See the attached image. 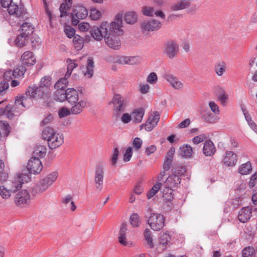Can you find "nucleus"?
I'll return each mask as SVG.
<instances>
[{"instance_id": "nucleus-1", "label": "nucleus", "mask_w": 257, "mask_h": 257, "mask_svg": "<svg viewBox=\"0 0 257 257\" xmlns=\"http://www.w3.org/2000/svg\"><path fill=\"white\" fill-rule=\"evenodd\" d=\"M122 12L117 13L109 25H103L104 31L107 32L104 41L106 44L111 49L118 50L121 46L119 37L123 35Z\"/></svg>"}, {"instance_id": "nucleus-2", "label": "nucleus", "mask_w": 257, "mask_h": 257, "mask_svg": "<svg viewBox=\"0 0 257 257\" xmlns=\"http://www.w3.org/2000/svg\"><path fill=\"white\" fill-rule=\"evenodd\" d=\"M27 167L29 173H19L14 178L13 184L15 190L21 188L24 183L28 182L30 181V174H38L42 171L43 169L41 161L36 157H32L30 159Z\"/></svg>"}, {"instance_id": "nucleus-3", "label": "nucleus", "mask_w": 257, "mask_h": 257, "mask_svg": "<svg viewBox=\"0 0 257 257\" xmlns=\"http://www.w3.org/2000/svg\"><path fill=\"white\" fill-rule=\"evenodd\" d=\"M32 99L33 98L27 95L17 96L15 105L9 104L5 108L0 107V114H5L10 119H12L15 116L20 115L25 108H28L32 104Z\"/></svg>"}, {"instance_id": "nucleus-4", "label": "nucleus", "mask_w": 257, "mask_h": 257, "mask_svg": "<svg viewBox=\"0 0 257 257\" xmlns=\"http://www.w3.org/2000/svg\"><path fill=\"white\" fill-rule=\"evenodd\" d=\"M51 78L49 76H45L41 79L39 86L33 85L29 87L26 92V95L30 98H38L46 96L52 88Z\"/></svg>"}, {"instance_id": "nucleus-5", "label": "nucleus", "mask_w": 257, "mask_h": 257, "mask_svg": "<svg viewBox=\"0 0 257 257\" xmlns=\"http://www.w3.org/2000/svg\"><path fill=\"white\" fill-rule=\"evenodd\" d=\"M42 136L46 140L50 149H54L63 144L64 137L62 134L56 133L52 128L46 127L43 130Z\"/></svg>"}, {"instance_id": "nucleus-6", "label": "nucleus", "mask_w": 257, "mask_h": 257, "mask_svg": "<svg viewBox=\"0 0 257 257\" xmlns=\"http://www.w3.org/2000/svg\"><path fill=\"white\" fill-rule=\"evenodd\" d=\"M1 4L3 8L7 9L10 15L20 19L26 18L27 13L24 8L19 7L13 0H1Z\"/></svg>"}, {"instance_id": "nucleus-7", "label": "nucleus", "mask_w": 257, "mask_h": 257, "mask_svg": "<svg viewBox=\"0 0 257 257\" xmlns=\"http://www.w3.org/2000/svg\"><path fill=\"white\" fill-rule=\"evenodd\" d=\"M145 217L151 228L155 231L161 230L165 225V218L161 214L152 212L151 210H148Z\"/></svg>"}, {"instance_id": "nucleus-8", "label": "nucleus", "mask_w": 257, "mask_h": 257, "mask_svg": "<svg viewBox=\"0 0 257 257\" xmlns=\"http://www.w3.org/2000/svg\"><path fill=\"white\" fill-rule=\"evenodd\" d=\"M58 177V173L54 171L41 179L35 186V189L36 191L37 192H43L46 191L55 182Z\"/></svg>"}, {"instance_id": "nucleus-9", "label": "nucleus", "mask_w": 257, "mask_h": 257, "mask_svg": "<svg viewBox=\"0 0 257 257\" xmlns=\"http://www.w3.org/2000/svg\"><path fill=\"white\" fill-rule=\"evenodd\" d=\"M104 177V166L102 162H98L94 169V183L96 188L101 191L103 187Z\"/></svg>"}, {"instance_id": "nucleus-10", "label": "nucleus", "mask_w": 257, "mask_h": 257, "mask_svg": "<svg viewBox=\"0 0 257 257\" xmlns=\"http://www.w3.org/2000/svg\"><path fill=\"white\" fill-rule=\"evenodd\" d=\"M126 99L119 94H115L109 104H112L113 109L117 115L124 111L126 105Z\"/></svg>"}, {"instance_id": "nucleus-11", "label": "nucleus", "mask_w": 257, "mask_h": 257, "mask_svg": "<svg viewBox=\"0 0 257 257\" xmlns=\"http://www.w3.org/2000/svg\"><path fill=\"white\" fill-rule=\"evenodd\" d=\"M162 23L159 20L155 19L144 21L141 24V29L143 33L151 32L158 31L161 29Z\"/></svg>"}, {"instance_id": "nucleus-12", "label": "nucleus", "mask_w": 257, "mask_h": 257, "mask_svg": "<svg viewBox=\"0 0 257 257\" xmlns=\"http://www.w3.org/2000/svg\"><path fill=\"white\" fill-rule=\"evenodd\" d=\"M185 172L184 169L182 168H176L175 171L168 176L166 179L165 184L173 188L177 187L181 182V176Z\"/></svg>"}, {"instance_id": "nucleus-13", "label": "nucleus", "mask_w": 257, "mask_h": 257, "mask_svg": "<svg viewBox=\"0 0 257 257\" xmlns=\"http://www.w3.org/2000/svg\"><path fill=\"white\" fill-rule=\"evenodd\" d=\"M15 203L17 206L23 207L30 204L31 196L28 191L22 190L16 194Z\"/></svg>"}, {"instance_id": "nucleus-14", "label": "nucleus", "mask_w": 257, "mask_h": 257, "mask_svg": "<svg viewBox=\"0 0 257 257\" xmlns=\"http://www.w3.org/2000/svg\"><path fill=\"white\" fill-rule=\"evenodd\" d=\"M88 16L87 9L82 6L78 5L76 6L72 13V23L74 25H77L79 20L84 19Z\"/></svg>"}, {"instance_id": "nucleus-15", "label": "nucleus", "mask_w": 257, "mask_h": 257, "mask_svg": "<svg viewBox=\"0 0 257 257\" xmlns=\"http://www.w3.org/2000/svg\"><path fill=\"white\" fill-rule=\"evenodd\" d=\"M110 23H108L106 21L102 22L100 25L99 27H93L91 30L90 31V33L92 37L97 41H100L102 40L103 38L104 39L105 35H106V33L107 32L104 31V29H103L104 28L103 25H109Z\"/></svg>"}, {"instance_id": "nucleus-16", "label": "nucleus", "mask_w": 257, "mask_h": 257, "mask_svg": "<svg viewBox=\"0 0 257 257\" xmlns=\"http://www.w3.org/2000/svg\"><path fill=\"white\" fill-rule=\"evenodd\" d=\"M178 52V44L173 40L167 42L163 50L164 54H166L170 59L175 57Z\"/></svg>"}, {"instance_id": "nucleus-17", "label": "nucleus", "mask_w": 257, "mask_h": 257, "mask_svg": "<svg viewBox=\"0 0 257 257\" xmlns=\"http://www.w3.org/2000/svg\"><path fill=\"white\" fill-rule=\"evenodd\" d=\"M162 77L169 83L172 87L175 89H181L184 86L183 83L179 81L177 77L168 72H164Z\"/></svg>"}, {"instance_id": "nucleus-18", "label": "nucleus", "mask_w": 257, "mask_h": 257, "mask_svg": "<svg viewBox=\"0 0 257 257\" xmlns=\"http://www.w3.org/2000/svg\"><path fill=\"white\" fill-rule=\"evenodd\" d=\"M160 113L158 111L153 113L148 118L146 122L141 125V127H144L146 131L148 132L151 131L158 124L160 120Z\"/></svg>"}, {"instance_id": "nucleus-19", "label": "nucleus", "mask_w": 257, "mask_h": 257, "mask_svg": "<svg viewBox=\"0 0 257 257\" xmlns=\"http://www.w3.org/2000/svg\"><path fill=\"white\" fill-rule=\"evenodd\" d=\"M26 16V18L24 19L16 18L17 20L15 21V23H17V25H19L21 26V34L23 36H24V37H26L28 38L33 33L34 27L30 23L26 22L21 24V22L25 20L28 18L27 14Z\"/></svg>"}, {"instance_id": "nucleus-20", "label": "nucleus", "mask_w": 257, "mask_h": 257, "mask_svg": "<svg viewBox=\"0 0 257 257\" xmlns=\"http://www.w3.org/2000/svg\"><path fill=\"white\" fill-rule=\"evenodd\" d=\"M237 162L236 155L232 151H227L223 157L222 162L226 166L233 167Z\"/></svg>"}, {"instance_id": "nucleus-21", "label": "nucleus", "mask_w": 257, "mask_h": 257, "mask_svg": "<svg viewBox=\"0 0 257 257\" xmlns=\"http://www.w3.org/2000/svg\"><path fill=\"white\" fill-rule=\"evenodd\" d=\"M127 225L125 223L121 224L118 236L119 243L124 246H131L132 243L128 241L126 238V232L127 231Z\"/></svg>"}, {"instance_id": "nucleus-22", "label": "nucleus", "mask_w": 257, "mask_h": 257, "mask_svg": "<svg viewBox=\"0 0 257 257\" xmlns=\"http://www.w3.org/2000/svg\"><path fill=\"white\" fill-rule=\"evenodd\" d=\"M251 209L249 207L241 208L238 212V220L243 223L248 221L251 216Z\"/></svg>"}, {"instance_id": "nucleus-23", "label": "nucleus", "mask_w": 257, "mask_h": 257, "mask_svg": "<svg viewBox=\"0 0 257 257\" xmlns=\"http://www.w3.org/2000/svg\"><path fill=\"white\" fill-rule=\"evenodd\" d=\"M79 100L78 92L73 88L66 89V100L71 105L77 102Z\"/></svg>"}, {"instance_id": "nucleus-24", "label": "nucleus", "mask_w": 257, "mask_h": 257, "mask_svg": "<svg viewBox=\"0 0 257 257\" xmlns=\"http://www.w3.org/2000/svg\"><path fill=\"white\" fill-rule=\"evenodd\" d=\"M193 0H180L173 4L171 6V9L173 11H178L189 8L191 2Z\"/></svg>"}, {"instance_id": "nucleus-25", "label": "nucleus", "mask_w": 257, "mask_h": 257, "mask_svg": "<svg viewBox=\"0 0 257 257\" xmlns=\"http://www.w3.org/2000/svg\"><path fill=\"white\" fill-rule=\"evenodd\" d=\"M21 60L23 64L31 66L35 64L36 60L33 53L31 51H26L22 55Z\"/></svg>"}, {"instance_id": "nucleus-26", "label": "nucleus", "mask_w": 257, "mask_h": 257, "mask_svg": "<svg viewBox=\"0 0 257 257\" xmlns=\"http://www.w3.org/2000/svg\"><path fill=\"white\" fill-rule=\"evenodd\" d=\"M203 152L205 156H212L216 152L215 147L213 142L210 140L205 142L203 148Z\"/></svg>"}, {"instance_id": "nucleus-27", "label": "nucleus", "mask_w": 257, "mask_h": 257, "mask_svg": "<svg viewBox=\"0 0 257 257\" xmlns=\"http://www.w3.org/2000/svg\"><path fill=\"white\" fill-rule=\"evenodd\" d=\"M94 61L92 58H88L87 62V65L85 70H83V73L85 77L90 78L93 75L94 72Z\"/></svg>"}, {"instance_id": "nucleus-28", "label": "nucleus", "mask_w": 257, "mask_h": 257, "mask_svg": "<svg viewBox=\"0 0 257 257\" xmlns=\"http://www.w3.org/2000/svg\"><path fill=\"white\" fill-rule=\"evenodd\" d=\"M73 106L71 108V112L73 114H78L82 111L86 105V102L85 100H81L78 101L73 104Z\"/></svg>"}, {"instance_id": "nucleus-29", "label": "nucleus", "mask_w": 257, "mask_h": 257, "mask_svg": "<svg viewBox=\"0 0 257 257\" xmlns=\"http://www.w3.org/2000/svg\"><path fill=\"white\" fill-rule=\"evenodd\" d=\"M171 239V236L168 231L161 233L159 238V244L158 248L161 247L163 250L167 248V245Z\"/></svg>"}, {"instance_id": "nucleus-30", "label": "nucleus", "mask_w": 257, "mask_h": 257, "mask_svg": "<svg viewBox=\"0 0 257 257\" xmlns=\"http://www.w3.org/2000/svg\"><path fill=\"white\" fill-rule=\"evenodd\" d=\"M192 148L189 145H183L180 147L179 155L184 158H190L192 155Z\"/></svg>"}, {"instance_id": "nucleus-31", "label": "nucleus", "mask_w": 257, "mask_h": 257, "mask_svg": "<svg viewBox=\"0 0 257 257\" xmlns=\"http://www.w3.org/2000/svg\"><path fill=\"white\" fill-rule=\"evenodd\" d=\"M62 203L66 208H70L72 211H74L76 209V206L71 195H67L64 197L62 198Z\"/></svg>"}, {"instance_id": "nucleus-32", "label": "nucleus", "mask_w": 257, "mask_h": 257, "mask_svg": "<svg viewBox=\"0 0 257 257\" xmlns=\"http://www.w3.org/2000/svg\"><path fill=\"white\" fill-rule=\"evenodd\" d=\"M227 68L226 63L223 61H218L214 65L215 73L219 76H221L225 72Z\"/></svg>"}, {"instance_id": "nucleus-33", "label": "nucleus", "mask_w": 257, "mask_h": 257, "mask_svg": "<svg viewBox=\"0 0 257 257\" xmlns=\"http://www.w3.org/2000/svg\"><path fill=\"white\" fill-rule=\"evenodd\" d=\"M145 114L144 109L140 108L137 109L131 113L132 119L133 121L139 123L142 121Z\"/></svg>"}, {"instance_id": "nucleus-34", "label": "nucleus", "mask_w": 257, "mask_h": 257, "mask_svg": "<svg viewBox=\"0 0 257 257\" xmlns=\"http://www.w3.org/2000/svg\"><path fill=\"white\" fill-rule=\"evenodd\" d=\"M252 170V166L250 162L240 165L238 168V172L241 175H246L250 173Z\"/></svg>"}, {"instance_id": "nucleus-35", "label": "nucleus", "mask_w": 257, "mask_h": 257, "mask_svg": "<svg viewBox=\"0 0 257 257\" xmlns=\"http://www.w3.org/2000/svg\"><path fill=\"white\" fill-rule=\"evenodd\" d=\"M124 20L127 24L133 25L137 21V15L134 12H127L124 15Z\"/></svg>"}, {"instance_id": "nucleus-36", "label": "nucleus", "mask_w": 257, "mask_h": 257, "mask_svg": "<svg viewBox=\"0 0 257 257\" xmlns=\"http://www.w3.org/2000/svg\"><path fill=\"white\" fill-rule=\"evenodd\" d=\"M46 152L47 148L46 146L41 145H37L33 153L35 155L34 157H36L39 158V157H44L46 156Z\"/></svg>"}, {"instance_id": "nucleus-37", "label": "nucleus", "mask_w": 257, "mask_h": 257, "mask_svg": "<svg viewBox=\"0 0 257 257\" xmlns=\"http://www.w3.org/2000/svg\"><path fill=\"white\" fill-rule=\"evenodd\" d=\"M144 236L146 241V245L150 248L154 247V243L153 241L151 231L148 228H146L144 232Z\"/></svg>"}, {"instance_id": "nucleus-38", "label": "nucleus", "mask_w": 257, "mask_h": 257, "mask_svg": "<svg viewBox=\"0 0 257 257\" xmlns=\"http://www.w3.org/2000/svg\"><path fill=\"white\" fill-rule=\"evenodd\" d=\"M161 183L157 182L147 192V196L148 199H151L161 189Z\"/></svg>"}, {"instance_id": "nucleus-39", "label": "nucleus", "mask_w": 257, "mask_h": 257, "mask_svg": "<svg viewBox=\"0 0 257 257\" xmlns=\"http://www.w3.org/2000/svg\"><path fill=\"white\" fill-rule=\"evenodd\" d=\"M164 188L162 190L163 196L168 200H171L173 198V187L166 185L165 182L164 184Z\"/></svg>"}, {"instance_id": "nucleus-40", "label": "nucleus", "mask_w": 257, "mask_h": 257, "mask_svg": "<svg viewBox=\"0 0 257 257\" xmlns=\"http://www.w3.org/2000/svg\"><path fill=\"white\" fill-rule=\"evenodd\" d=\"M68 78L65 76L64 78L59 79L55 84V89L65 90L68 83Z\"/></svg>"}, {"instance_id": "nucleus-41", "label": "nucleus", "mask_w": 257, "mask_h": 257, "mask_svg": "<svg viewBox=\"0 0 257 257\" xmlns=\"http://www.w3.org/2000/svg\"><path fill=\"white\" fill-rule=\"evenodd\" d=\"M67 63V71L65 74V76L69 77L73 71V70L77 66V64L75 63V60L68 59Z\"/></svg>"}, {"instance_id": "nucleus-42", "label": "nucleus", "mask_w": 257, "mask_h": 257, "mask_svg": "<svg viewBox=\"0 0 257 257\" xmlns=\"http://www.w3.org/2000/svg\"><path fill=\"white\" fill-rule=\"evenodd\" d=\"M130 220L131 224L135 227H139L141 222L139 215L136 213H133L131 215Z\"/></svg>"}, {"instance_id": "nucleus-43", "label": "nucleus", "mask_w": 257, "mask_h": 257, "mask_svg": "<svg viewBox=\"0 0 257 257\" xmlns=\"http://www.w3.org/2000/svg\"><path fill=\"white\" fill-rule=\"evenodd\" d=\"M155 8L151 6H144L142 9V12L143 15L152 17L154 16Z\"/></svg>"}, {"instance_id": "nucleus-44", "label": "nucleus", "mask_w": 257, "mask_h": 257, "mask_svg": "<svg viewBox=\"0 0 257 257\" xmlns=\"http://www.w3.org/2000/svg\"><path fill=\"white\" fill-rule=\"evenodd\" d=\"M255 249L254 248L247 246L245 247L242 251V257H254Z\"/></svg>"}, {"instance_id": "nucleus-45", "label": "nucleus", "mask_w": 257, "mask_h": 257, "mask_svg": "<svg viewBox=\"0 0 257 257\" xmlns=\"http://www.w3.org/2000/svg\"><path fill=\"white\" fill-rule=\"evenodd\" d=\"M119 154V151L117 148H115L112 150V154L110 157V161L111 165L115 167L117 164L118 156Z\"/></svg>"}, {"instance_id": "nucleus-46", "label": "nucleus", "mask_w": 257, "mask_h": 257, "mask_svg": "<svg viewBox=\"0 0 257 257\" xmlns=\"http://www.w3.org/2000/svg\"><path fill=\"white\" fill-rule=\"evenodd\" d=\"M55 97L57 100L60 102L66 100V90L57 89L55 92Z\"/></svg>"}, {"instance_id": "nucleus-47", "label": "nucleus", "mask_w": 257, "mask_h": 257, "mask_svg": "<svg viewBox=\"0 0 257 257\" xmlns=\"http://www.w3.org/2000/svg\"><path fill=\"white\" fill-rule=\"evenodd\" d=\"M26 71L25 66L23 65L18 66L13 71L14 78H18L22 76Z\"/></svg>"}, {"instance_id": "nucleus-48", "label": "nucleus", "mask_w": 257, "mask_h": 257, "mask_svg": "<svg viewBox=\"0 0 257 257\" xmlns=\"http://www.w3.org/2000/svg\"><path fill=\"white\" fill-rule=\"evenodd\" d=\"M90 17L92 20L97 21L101 17V13L96 8H92L90 11Z\"/></svg>"}, {"instance_id": "nucleus-49", "label": "nucleus", "mask_w": 257, "mask_h": 257, "mask_svg": "<svg viewBox=\"0 0 257 257\" xmlns=\"http://www.w3.org/2000/svg\"><path fill=\"white\" fill-rule=\"evenodd\" d=\"M74 47L77 50H81L83 46V40L80 36H74L73 39Z\"/></svg>"}, {"instance_id": "nucleus-50", "label": "nucleus", "mask_w": 257, "mask_h": 257, "mask_svg": "<svg viewBox=\"0 0 257 257\" xmlns=\"http://www.w3.org/2000/svg\"><path fill=\"white\" fill-rule=\"evenodd\" d=\"M27 38L23 36L21 34L18 36L15 40V45L18 47H21L25 45Z\"/></svg>"}, {"instance_id": "nucleus-51", "label": "nucleus", "mask_w": 257, "mask_h": 257, "mask_svg": "<svg viewBox=\"0 0 257 257\" xmlns=\"http://www.w3.org/2000/svg\"><path fill=\"white\" fill-rule=\"evenodd\" d=\"M132 155H133V149H132V147L130 146L126 149L125 152L123 154V161L124 162L129 161L132 157Z\"/></svg>"}, {"instance_id": "nucleus-52", "label": "nucleus", "mask_w": 257, "mask_h": 257, "mask_svg": "<svg viewBox=\"0 0 257 257\" xmlns=\"http://www.w3.org/2000/svg\"><path fill=\"white\" fill-rule=\"evenodd\" d=\"M158 80V77L156 73L151 72L147 78V81L151 84H155Z\"/></svg>"}, {"instance_id": "nucleus-53", "label": "nucleus", "mask_w": 257, "mask_h": 257, "mask_svg": "<svg viewBox=\"0 0 257 257\" xmlns=\"http://www.w3.org/2000/svg\"><path fill=\"white\" fill-rule=\"evenodd\" d=\"M140 58L139 56H127V64L135 65L140 62Z\"/></svg>"}, {"instance_id": "nucleus-54", "label": "nucleus", "mask_w": 257, "mask_h": 257, "mask_svg": "<svg viewBox=\"0 0 257 257\" xmlns=\"http://www.w3.org/2000/svg\"><path fill=\"white\" fill-rule=\"evenodd\" d=\"M71 113V110H70L65 107H63L59 110L58 115L60 118H63L69 115Z\"/></svg>"}, {"instance_id": "nucleus-55", "label": "nucleus", "mask_w": 257, "mask_h": 257, "mask_svg": "<svg viewBox=\"0 0 257 257\" xmlns=\"http://www.w3.org/2000/svg\"><path fill=\"white\" fill-rule=\"evenodd\" d=\"M208 105L211 110L213 112L216 114H218L219 113L220 111L219 106L214 101H210Z\"/></svg>"}, {"instance_id": "nucleus-56", "label": "nucleus", "mask_w": 257, "mask_h": 257, "mask_svg": "<svg viewBox=\"0 0 257 257\" xmlns=\"http://www.w3.org/2000/svg\"><path fill=\"white\" fill-rule=\"evenodd\" d=\"M206 139V136L204 134H201L195 137L192 139V142L195 144H198L204 141Z\"/></svg>"}, {"instance_id": "nucleus-57", "label": "nucleus", "mask_w": 257, "mask_h": 257, "mask_svg": "<svg viewBox=\"0 0 257 257\" xmlns=\"http://www.w3.org/2000/svg\"><path fill=\"white\" fill-rule=\"evenodd\" d=\"M142 144L143 141L139 138H135L133 142V145L137 150L140 149L141 148Z\"/></svg>"}, {"instance_id": "nucleus-58", "label": "nucleus", "mask_w": 257, "mask_h": 257, "mask_svg": "<svg viewBox=\"0 0 257 257\" xmlns=\"http://www.w3.org/2000/svg\"><path fill=\"white\" fill-rule=\"evenodd\" d=\"M139 91L142 94L147 93L150 89V86L147 84H140Z\"/></svg>"}, {"instance_id": "nucleus-59", "label": "nucleus", "mask_w": 257, "mask_h": 257, "mask_svg": "<svg viewBox=\"0 0 257 257\" xmlns=\"http://www.w3.org/2000/svg\"><path fill=\"white\" fill-rule=\"evenodd\" d=\"M65 33L68 38H71L74 36L75 30L71 27H68L65 28Z\"/></svg>"}, {"instance_id": "nucleus-60", "label": "nucleus", "mask_w": 257, "mask_h": 257, "mask_svg": "<svg viewBox=\"0 0 257 257\" xmlns=\"http://www.w3.org/2000/svg\"><path fill=\"white\" fill-rule=\"evenodd\" d=\"M4 79L7 81H10L13 78H14V74L13 71L11 70H7L4 74Z\"/></svg>"}, {"instance_id": "nucleus-61", "label": "nucleus", "mask_w": 257, "mask_h": 257, "mask_svg": "<svg viewBox=\"0 0 257 257\" xmlns=\"http://www.w3.org/2000/svg\"><path fill=\"white\" fill-rule=\"evenodd\" d=\"M144 191L143 186L140 183L136 184L134 187V192L137 195L141 194Z\"/></svg>"}, {"instance_id": "nucleus-62", "label": "nucleus", "mask_w": 257, "mask_h": 257, "mask_svg": "<svg viewBox=\"0 0 257 257\" xmlns=\"http://www.w3.org/2000/svg\"><path fill=\"white\" fill-rule=\"evenodd\" d=\"M172 163V156H170L169 157H167L166 159L165 160L164 165H163V168L165 170V171H167L169 170L170 166L171 165Z\"/></svg>"}, {"instance_id": "nucleus-63", "label": "nucleus", "mask_w": 257, "mask_h": 257, "mask_svg": "<svg viewBox=\"0 0 257 257\" xmlns=\"http://www.w3.org/2000/svg\"><path fill=\"white\" fill-rule=\"evenodd\" d=\"M132 119L131 114H129L127 113H123L121 117V120L124 123H127L130 122Z\"/></svg>"}, {"instance_id": "nucleus-64", "label": "nucleus", "mask_w": 257, "mask_h": 257, "mask_svg": "<svg viewBox=\"0 0 257 257\" xmlns=\"http://www.w3.org/2000/svg\"><path fill=\"white\" fill-rule=\"evenodd\" d=\"M257 182V173H254L250 177L249 185L250 188L254 186Z\"/></svg>"}]
</instances>
